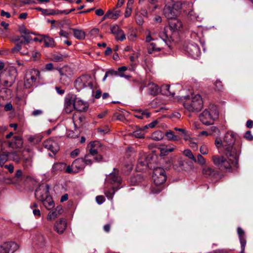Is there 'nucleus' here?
Masks as SVG:
<instances>
[{
    "label": "nucleus",
    "mask_w": 253,
    "mask_h": 253,
    "mask_svg": "<svg viewBox=\"0 0 253 253\" xmlns=\"http://www.w3.org/2000/svg\"><path fill=\"white\" fill-rule=\"evenodd\" d=\"M201 122L204 125L209 126L214 123V118L211 112L208 109L205 110L200 115Z\"/></svg>",
    "instance_id": "dca6fc26"
},
{
    "label": "nucleus",
    "mask_w": 253,
    "mask_h": 253,
    "mask_svg": "<svg viewBox=\"0 0 253 253\" xmlns=\"http://www.w3.org/2000/svg\"><path fill=\"white\" fill-rule=\"evenodd\" d=\"M203 173L205 177L210 178L216 177L218 174L216 171L209 167H205L203 169Z\"/></svg>",
    "instance_id": "bb28decb"
},
{
    "label": "nucleus",
    "mask_w": 253,
    "mask_h": 253,
    "mask_svg": "<svg viewBox=\"0 0 253 253\" xmlns=\"http://www.w3.org/2000/svg\"><path fill=\"white\" fill-rule=\"evenodd\" d=\"M200 152L201 155H207L209 153L208 147L205 144L202 145L200 148Z\"/></svg>",
    "instance_id": "8fccbe9b"
},
{
    "label": "nucleus",
    "mask_w": 253,
    "mask_h": 253,
    "mask_svg": "<svg viewBox=\"0 0 253 253\" xmlns=\"http://www.w3.org/2000/svg\"><path fill=\"white\" fill-rule=\"evenodd\" d=\"M175 148V147L172 144L166 145H162L159 147L161 151V155L163 156L167 155L169 153L173 152Z\"/></svg>",
    "instance_id": "a878e982"
},
{
    "label": "nucleus",
    "mask_w": 253,
    "mask_h": 253,
    "mask_svg": "<svg viewBox=\"0 0 253 253\" xmlns=\"http://www.w3.org/2000/svg\"><path fill=\"white\" fill-rule=\"evenodd\" d=\"M56 70L60 76V82L64 85H67L73 75L72 69L68 66H65L61 68H57Z\"/></svg>",
    "instance_id": "6e6552de"
},
{
    "label": "nucleus",
    "mask_w": 253,
    "mask_h": 253,
    "mask_svg": "<svg viewBox=\"0 0 253 253\" xmlns=\"http://www.w3.org/2000/svg\"><path fill=\"white\" fill-rule=\"evenodd\" d=\"M113 76H120L121 77H126L125 76L123 73H119V72L114 70H109L106 72L105 76L102 79V81L104 82L106 78L109 77H113Z\"/></svg>",
    "instance_id": "7c9ffc66"
},
{
    "label": "nucleus",
    "mask_w": 253,
    "mask_h": 253,
    "mask_svg": "<svg viewBox=\"0 0 253 253\" xmlns=\"http://www.w3.org/2000/svg\"><path fill=\"white\" fill-rule=\"evenodd\" d=\"M223 156L214 155L212 157V161L214 165L221 170H230L232 166L238 163V156L235 159L233 157Z\"/></svg>",
    "instance_id": "f257e3e1"
},
{
    "label": "nucleus",
    "mask_w": 253,
    "mask_h": 253,
    "mask_svg": "<svg viewBox=\"0 0 253 253\" xmlns=\"http://www.w3.org/2000/svg\"><path fill=\"white\" fill-rule=\"evenodd\" d=\"M181 6V3L179 1L167 3L163 8L164 15L168 19L176 18L180 12Z\"/></svg>",
    "instance_id": "7ed1b4c3"
},
{
    "label": "nucleus",
    "mask_w": 253,
    "mask_h": 253,
    "mask_svg": "<svg viewBox=\"0 0 253 253\" xmlns=\"http://www.w3.org/2000/svg\"><path fill=\"white\" fill-rule=\"evenodd\" d=\"M182 26L181 22L175 18L171 19V21L169 22L170 29L173 32L179 30L181 28Z\"/></svg>",
    "instance_id": "5701e85b"
},
{
    "label": "nucleus",
    "mask_w": 253,
    "mask_h": 253,
    "mask_svg": "<svg viewBox=\"0 0 253 253\" xmlns=\"http://www.w3.org/2000/svg\"><path fill=\"white\" fill-rule=\"evenodd\" d=\"M120 11L119 10H117L115 11L109 10L107 12V13L109 16V19H117L120 16Z\"/></svg>",
    "instance_id": "a18cd8bd"
},
{
    "label": "nucleus",
    "mask_w": 253,
    "mask_h": 253,
    "mask_svg": "<svg viewBox=\"0 0 253 253\" xmlns=\"http://www.w3.org/2000/svg\"><path fill=\"white\" fill-rule=\"evenodd\" d=\"M13 41L18 43L12 48V52L14 53L20 51V49H22V45H23V37H22V36L21 37H16L13 39Z\"/></svg>",
    "instance_id": "393cba45"
},
{
    "label": "nucleus",
    "mask_w": 253,
    "mask_h": 253,
    "mask_svg": "<svg viewBox=\"0 0 253 253\" xmlns=\"http://www.w3.org/2000/svg\"><path fill=\"white\" fill-rule=\"evenodd\" d=\"M19 31L22 35L30 34L29 30L26 28L24 26L21 27Z\"/></svg>",
    "instance_id": "0e129e2a"
},
{
    "label": "nucleus",
    "mask_w": 253,
    "mask_h": 253,
    "mask_svg": "<svg viewBox=\"0 0 253 253\" xmlns=\"http://www.w3.org/2000/svg\"><path fill=\"white\" fill-rule=\"evenodd\" d=\"M183 154L193 162L195 160V157L190 149H185L183 151Z\"/></svg>",
    "instance_id": "c03bdc74"
},
{
    "label": "nucleus",
    "mask_w": 253,
    "mask_h": 253,
    "mask_svg": "<svg viewBox=\"0 0 253 253\" xmlns=\"http://www.w3.org/2000/svg\"><path fill=\"white\" fill-rule=\"evenodd\" d=\"M99 145V142L98 141H95L93 142H90L88 145V147H90V148H95L96 147Z\"/></svg>",
    "instance_id": "338daca9"
},
{
    "label": "nucleus",
    "mask_w": 253,
    "mask_h": 253,
    "mask_svg": "<svg viewBox=\"0 0 253 253\" xmlns=\"http://www.w3.org/2000/svg\"><path fill=\"white\" fill-rule=\"evenodd\" d=\"M58 214L56 213V211H54L52 212H50L48 214L47 219L49 220L54 219L58 216Z\"/></svg>",
    "instance_id": "603ef678"
},
{
    "label": "nucleus",
    "mask_w": 253,
    "mask_h": 253,
    "mask_svg": "<svg viewBox=\"0 0 253 253\" xmlns=\"http://www.w3.org/2000/svg\"><path fill=\"white\" fill-rule=\"evenodd\" d=\"M165 135L169 141H178L181 140V137L179 135H175L174 132L171 130H168L166 132Z\"/></svg>",
    "instance_id": "2f4dec72"
},
{
    "label": "nucleus",
    "mask_w": 253,
    "mask_h": 253,
    "mask_svg": "<svg viewBox=\"0 0 253 253\" xmlns=\"http://www.w3.org/2000/svg\"><path fill=\"white\" fill-rule=\"evenodd\" d=\"M126 168V174H127L128 172H129L132 169L133 165L132 164L130 163L129 164H127V165H125Z\"/></svg>",
    "instance_id": "e2e57ef3"
},
{
    "label": "nucleus",
    "mask_w": 253,
    "mask_h": 253,
    "mask_svg": "<svg viewBox=\"0 0 253 253\" xmlns=\"http://www.w3.org/2000/svg\"><path fill=\"white\" fill-rule=\"evenodd\" d=\"M67 223L65 219L60 220L56 222L54 225V229L59 234H62L66 228Z\"/></svg>",
    "instance_id": "b1692460"
},
{
    "label": "nucleus",
    "mask_w": 253,
    "mask_h": 253,
    "mask_svg": "<svg viewBox=\"0 0 253 253\" xmlns=\"http://www.w3.org/2000/svg\"><path fill=\"white\" fill-rule=\"evenodd\" d=\"M74 100L75 110L80 112H85L87 111L88 108V104L87 102L83 101L79 98H76Z\"/></svg>",
    "instance_id": "aec40b11"
},
{
    "label": "nucleus",
    "mask_w": 253,
    "mask_h": 253,
    "mask_svg": "<svg viewBox=\"0 0 253 253\" xmlns=\"http://www.w3.org/2000/svg\"><path fill=\"white\" fill-rule=\"evenodd\" d=\"M74 107V100L71 99H67L65 100L64 103V110L66 113H70Z\"/></svg>",
    "instance_id": "cd10ccee"
},
{
    "label": "nucleus",
    "mask_w": 253,
    "mask_h": 253,
    "mask_svg": "<svg viewBox=\"0 0 253 253\" xmlns=\"http://www.w3.org/2000/svg\"><path fill=\"white\" fill-rule=\"evenodd\" d=\"M74 37L78 40H83L85 39V32L80 29H72Z\"/></svg>",
    "instance_id": "72a5a7b5"
},
{
    "label": "nucleus",
    "mask_w": 253,
    "mask_h": 253,
    "mask_svg": "<svg viewBox=\"0 0 253 253\" xmlns=\"http://www.w3.org/2000/svg\"><path fill=\"white\" fill-rule=\"evenodd\" d=\"M43 204L47 210H50L53 208L54 203L51 196H49L46 199L42 201Z\"/></svg>",
    "instance_id": "c9c22d12"
},
{
    "label": "nucleus",
    "mask_w": 253,
    "mask_h": 253,
    "mask_svg": "<svg viewBox=\"0 0 253 253\" xmlns=\"http://www.w3.org/2000/svg\"><path fill=\"white\" fill-rule=\"evenodd\" d=\"M184 106L189 112H199L203 107V101L201 96L198 94L192 97L191 102L184 103Z\"/></svg>",
    "instance_id": "39448f33"
},
{
    "label": "nucleus",
    "mask_w": 253,
    "mask_h": 253,
    "mask_svg": "<svg viewBox=\"0 0 253 253\" xmlns=\"http://www.w3.org/2000/svg\"><path fill=\"white\" fill-rule=\"evenodd\" d=\"M164 137V133L161 130H157L151 134V138L155 141H159L162 140Z\"/></svg>",
    "instance_id": "4c0bfd02"
},
{
    "label": "nucleus",
    "mask_w": 253,
    "mask_h": 253,
    "mask_svg": "<svg viewBox=\"0 0 253 253\" xmlns=\"http://www.w3.org/2000/svg\"><path fill=\"white\" fill-rule=\"evenodd\" d=\"M153 179L156 186L164 184L167 179L165 170L164 169L157 167L153 168Z\"/></svg>",
    "instance_id": "1a4fd4ad"
},
{
    "label": "nucleus",
    "mask_w": 253,
    "mask_h": 253,
    "mask_svg": "<svg viewBox=\"0 0 253 253\" xmlns=\"http://www.w3.org/2000/svg\"><path fill=\"white\" fill-rule=\"evenodd\" d=\"M31 55V59L35 60L36 58L38 57L40 55V53L37 50H32L30 51V55Z\"/></svg>",
    "instance_id": "5fc2aeb1"
},
{
    "label": "nucleus",
    "mask_w": 253,
    "mask_h": 253,
    "mask_svg": "<svg viewBox=\"0 0 253 253\" xmlns=\"http://www.w3.org/2000/svg\"><path fill=\"white\" fill-rule=\"evenodd\" d=\"M8 158L18 163L20 161V157L15 152H7Z\"/></svg>",
    "instance_id": "a19ab883"
},
{
    "label": "nucleus",
    "mask_w": 253,
    "mask_h": 253,
    "mask_svg": "<svg viewBox=\"0 0 253 253\" xmlns=\"http://www.w3.org/2000/svg\"><path fill=\"white\" fill-rule=\"evenodd\" d=\"M93 79L89 75H84L78 78L74 82V86L80 91L85 87L92 89L93 87Z\"/></svg>",
    "instance_id": "20e7f679"
},
{
    "label": "nucleus",
    "mask_w": 253,
    "mask_h": 253,
    "mask_svg": "<svg viewBox=\"0 0 253 253\" xmlns=\"http://www.w3.org/2000/svg\"><path fill=\"white\" fill-rule=\"evenodd\" d=\"M87 155L93 157L94 161L97 162H100L102 159V156L98 154L97 150L95 148H90L89 154Z\"/></svg>",
    "instance_id": "c756f323"
},
{
    "label": "nucleus",
    "mask_w": 253,
    "mask_h": 253,
    "mask_svg": "<svg viewBox=\"0 0 253 253\" xmlns=\"http://www.w3.org/2000/svg\"><path fill=\"white\" fill-rule=\"evenodd\" d=\"M133 135L137 138H144V133L139 130H136L133 132Z\"/></svg>",
    "instance_id": "680f3d73"
},
{
    "label": "nucleus",
    "mask_w": 253,
    "mask_h": 253,
    "mask_svg": "<svg viewBox=\"0 0 253 253\" xmlns=\"http://www.w3.org/2000/svg\"><path fill=\"white\" fill-rule=\"evenodd\" d=\"M99 30L98 28H93L90 32V34L91 36H96L98 34Z\"/></svg>",
    "instance_id": "774afa93"
},
{
    "label": "nucleus",
    "mask_w": 253,
    "mask_h": 253,
    "mask_svg": "<svg viewBox=\"0 0 253 253\" xmlns=\"http://www.w3.org/2000/svg\"><path fill=\"white\" fill-rule=\"evenodd\" d=\"M223 140H221L220 138H216L215 141V145L219 150H223Z\"/></svg>",
    "instance_id": "09e8293b"
},
{
    "label": "nucleus",
    "mask_w": 253,
    "mask_h": 253,
    "mask_svg": "<svg viewBox=\"0 0 253 253\" xmlns=\"http://www.w3.org/2000/svg\"><path fill=\"white\" fill-rule=\"evenodd\" d=\"M65 168V164L63 163H57L54 164L52 168L51 172L53 174L56 173L58 171H60L64 169Z\"/></svg>",
    "instance_id": "473e14b6"
},
{
    "label": "nucleus",
    "mask_w": 253,
    "mask_h": 253,
    "mask_svg": "<svg viewBox=\"0 0 253 253\" xmlns=\"http://www.w3.org/2000/svg\"><path fill=\"white\" fill-rule=\"evenodd\" d=\"M122 182V178L119 175V170L115 168L113 171L110 173L105 179V183L110 184L116 187V190L120 189L119 185Z\"/></svg>",
    "instance_id": "9d476101"
},
{
    "label": "nucleus",
    "mask_w": 253,
    "mask_h": 253,
    "mask_svg": "<svg viewBox=\"0 0 253 253\" xmlns=\"http://www.w3.org/2000/svg\"><path fill=\"white\" fill-rule=\"evenodd\" d=\"M116 190V187L113 186L111 189L105 191L104 194L108 199L112 200Z\"/></svg>",
    "instance_id": "79ce46f5"
},
{
    "label": "nucleus",
    "mask_w": 253,
    "mask_h": 253,
    "mask_svg": "<svg viewBox=\"0 0 253 253\" xmlns=\"http://www.w3.org/2000/svg\"><path fill=\"white\" fill-rule=\"evenodd\" d=\"M197 157V158L195 157V160L193 161L194 163H198L201 166H204L206 164V159L201 154H198Z\"/></svg>",
    "instance_id": "37998d69"
},
{
    "label": "nucleus",
    "mask_w": 253,
    "mask_h": 253,
    "mask_svg": "<svg viewBox=\"0 0 253 253\" xmlns=\"http://www.w3.org/2000/svg\"><path fill=\"white\" fill-rule=\"evenodd\" d=\"M84 162L82 158H79L74 161L71 166H68L66 171L68 173H77L84 168Z\"/></svg>",
    "instance_id": "f8f14e48"
},
{
    "label": "nucleus",
    "mask_w": 253,
    "mask_h": 253,
    "mask_svg": "<svg viewBox=\"0 0 253 253\" xmlns=\"http://www.w3.org/2000/svg\"><path fill=\"white\" fill-rule=\"evenodd\" d=\"M93 157H91L87 155H86L84 161V165H91L92 164Z\"/></svg>",
    "instance_id": "3c124183"
},
{
    "label": "nucleus",
    "mask_w": 253,
    "mask_h": 253,
    "mask_svg": "<svg viewBox=\"0 0 253 253\" xmlns=\"http://www.w3.org/2000/svg\"><path fill=\"white\" fill-rule=\"evenodd\" d=\"M97 130L101 134H105L109 132V128L108 126H104L98 128Z\"/></svg>",
    "instance_id": "864d4df0"
},
{
    "label": "nucleus",
    "mask_w": 253,
    "mask_h": 253,
    "mask_svg": "<svg viewBox=\"0 0 253 253\" xmlns=\"http://www.w3.org/2000/svg\"><path fill=\"white\" fill-rule=\"evenodd\" d=\"M149 43L147 45V50L150 54L155 53L161 51L164 45V42L162 40L158 39H156V40Z\"/></svg>",
    "instance_id": "4468645a"
},
{
    "label": "nucleus",
    "mask_w": 253,
    "mask_h": 253,
    "mask_svg": "<svg viewBox=\"0 0 253 253\" xmlns=\"http://www.w3.org/2000/svg\"><path fill=\"white\" fill-rule=\"evenodd\" d=\"M32 50V48H31L30 45L27 46V48H24L23 45H22V49H20L19 51L21 55H30V51Z\"/></svg>",
    "instance_id": "49530a36"
},
{
    "label": "nucleus",
    "mask_w": 253,
    "mask_h": 253,
    "mask_svg": "<svg viewBox=\"0 0 253 253\" xmlns=\"http://www.w3.org/2000/svg\"><path fill=\"white\" fill-rule=\"evenodd\" d=\"M18 248V245L14 242H6L0 246V253H13Z\"/></svg>",
    "instance_id": "f3484780"
},
{
    "label": "nucleus",
    "mask_w": 253,
    "mask_h": 253,
    "mask_svg": "<svg viewBox=\"0 0 253 253\" xmlns=\"http://www.w3.org/2000/svg\"><path fill=\"white\" fill-rule=\"evenodd\" d=\"M43 145L45 148L50 150L53 153H56L59 149L57 141L53 138L44 141Z\"/></svg>",
    "instance_id": "a211bd4d"
},
{
    "label": "nucleus",
    "mask_w": 253,
    "mask_h": 253,
    "mask_svg": "<svg viewBox=\"0 0 253 253\" xmlns=\"http://www.w3.org/2000/svg\"><path fill=\"white\" fill-rule=\"evenodd\" d=\"M178 135H179L181 137V139L183 138L185 141L191 140L190 132L186 129L181 128V130H180V132H179V134H178Z\"/></svg>",
    "instance_id": "e433bc0d"
},
{
    "label": "nucleus",
    "mask_w": 253,
    "mask_h": 253,
    "mask_svg": "<svg viewBox=\"0 0 253 253\" xmlns=\"http://www.w3.org/2000/svg\"><path fill=\"white\" fill-rule=\"evenodd\" d=\"M64 58H65V56H64L63 55H61V54L54 55L53 56V60L54 61L59 62V61H63Z\"/></svg>",
    "instance_id": "4d7b16f0"
},
{
    "label": "nucleus",
    "mask_w": 253,
    "mask_h": 253,
    "mask_svg": "<svg viewBox=\"0 0 253 253\" xmlns=\"http://www.w3.org/2000/svg\"><path fill=\"white\" fill-rule=\"evenodd\" d=\"M23 40V47L27 48L29 44L33 41V39L30 36V34H27L25 35H22Z\"/></svg>",
    "instance_id": "58836bf2"
},
{
    "label": "nucleus",
    "mask_w": 253,
    "mask_h": 253,
    "mask_svg": "<svg viewBox=\"0 0 253 253\" xmlns=\"http://www.w3.org/2000/svg\"><path fill=\"white\" fill-rule=\"evenodd\" d=\"M84 119V118L83 116L77 117L76 116H74L73 117V121L74 123L77 122L82 123Z\"/></svg>",
    "instance_id": "052dcab7"
},
{
    "label": "nucleus",
    "mask_w": 253,
    "mask_h": 253,
    "mask_svg": "<svg viewBox=\"0 0 253 253\" xmlns=\"http://www.w3.org/2000/svg\"><path fill=\"white\" fill-rule=\"evenodd\" d=\"M49 187L47 184H42L35 191L36 198L41 201H43L49 195Z\"/></svg>",
    "instance_id": "ddd939ff"
},
{
    "label": "nucleus",
    "mask_w": 253,
    "mask_h": 253,
    "mask_svg": "<svg viewBox=\"0 0 253 253\" xmlns=\"http://www.w3.org/2000/svg\"><path fill=\"white\" fill-rule=\"evenodd\" d=\"M146 33L147 34L145 38V42H150L156 40V39H158V38L155 37L157 34L155 32H151L149 30H147L146 31Z\"/></svg>",
    "instance_id": "f704fd0d"
},
{
    "label": "nucleus",
    "mask_w": 253,
    "mask_h": 253,
    "mask_svg": "<svg viewBox=\"0 0 253 253\" xmlns=\"http://www.w3.org/2000/svg\"><path fill=\"white\" fill-rule=\"evenodd\" d=\"M7 153L5 154L0 155V163L4 164L8 160Z\"/></svg>",
    "instance_id": "6e6d98bb"
},
{
    "label": "nucleus",
    "mask_w": 253,
    "mask_h": 253,
    "mask_svg": "<svg viewBox=\"0 0 253 253\" xmlns=\"http://www.w3.org/2000/svg\"><path fill=\"white\" fill-rule=\"evenodd\" d=\"M136 21L137 24L139 26L142 25L144 22L143 19L140 15L137 16Z\"/></svg>",
    "instance_id": "69168bd1"
},
{
    "label": "nucleus",
    "mask_w": 253,
    "mask_h": 253,
    "mask_svg": "<svg viewBox=\"0 0 253 253\" xmlns=\"http://www.w3.org/2000/svg\"><path fill=\"white\" fill-rule=\"evenodd\" d=\"M32 165V160L31 158H27L24 159L23 161V166L25 169H28L31 167Z\"/></svg>",
    "instance_id": "de8ad7c7"
},
{
    "label": "nucleus",
    "mask_w": 253,
    "mask_h": 253,
    "mask_svg": "<svg viewBox=\"0 0 253 253\" xmlns=\"http://www.w3.org/2000/svg\"><path fill=\"white\" fill-rule=\"evenodd\" d=\"M111 31L112 34L115 35L117 40L123 41L126 39V35L124 31L118 25L112 26Z\"/></svg>",
    "instance_id": "412c9836"
},
{
    "label": "nucleus",
    "mask_w": 253,
    "mask_h": 253,
    "mask_svg": "<svg viewBox=\"0 0 253 253\" xmlns=\"http://www.w3.org/2000/svg\"><path fill=\"white\" fill-rule=\"evenodd\" d=\"M235 140V136L233 133H226L223 139V150L226 156L235 159L238 157V153L233 147Z\"/></svg>",
    "instance_id": "f03ea898"
},
{
    "label": "nucleus",
    "mask_w": 253,
    "mask_h": 253,
    "mask_svg": "<svg viewBox=\"0 0 253 253\" xmlns=\"http://www.w3.org/2000/svg\"><path fill=\"white\" fill-rule=\"evenodd\" d=\"M43 38V42L45 46L47 47H53L55 46V43L53 38L44 35H39Z\"/></svg>",
    "instance_id": "c85d7f7f"
},
{
    "label": "nucleus",
    "mask_w": 253,
    "mask_h": 253,
    "mask_svg": "<svg viewBox=\"0 0 253 253\" xmlns=\"http://www.w3.org/2000/svg\"><path fill=\"white\" fill-rule=\"evenodd\" d=\"M105 200V199L103 196H97L96 197V201L99 205L102 204Z\"/></svg>",
    "instance_id": "bf43d9fd"
},
{
    "label": "nucleus",
    "mask_w": 253,
    "mask_h": 253,
    "mask_svg": "<svg viewBox=\"0 0 253 253\" xmlns=\"http://www.w3.org/2000/svg\"><path fill=\"white\" fill-rule=\"evenodd\" d=\"M173 86L171 87L169 84L163 85L160 88L157 84L154 83H150L148 84L149 92L150 94L156 95L161 92L162 90H166L171 96H174L175 94L172 90Z\"/></svg>",
    "instance_id": "9b49d317"
},
{
    "label": "nucleus",
    "mask_w": 253,
    "mask_h": 253,
    "mask_svg": "<svg viewBox=\"0 0 253 253\" xmlns=\"http://www.w3.org/2000/svg\"><path fill=\"white\" fill-rule=\"evenodd\" d=\"M158 36L159 38L158 39L162 40L164 42V45H168L169 37L165 30L162 32L160 33Z\"/></svg>",
    "instance_id": "ea45409f"
},
{
    "label": "nucleus",
    "mask_w": 253,
    "mask_h": 253,
    "mask_svg": "<svg viewBox=\"0 0 253 253\" xmlns=\"http://www.w3.org/2000/svg\"><path fill=\"white\" fill-rule=\"evenodd\" d=\"M9 148L13 149L20 148L23 146L22 138L20 136H14L11 140L6 142Z\"/></svg>",
    "instance_id": "6ab92c4d"
},
{
    "label": "nucleus",
    "mask_w": 253,
    "mask_h": 253,
    "mask_svg": "<svg viewBox=\"0 0 253 253\" xmlns=\"http://www.w3.org/2000/svg\"><path fill=\"white\" fill-rule=\"evenodd\" d=\"M189 56L194 59L198 58L201 55V51L198 45L195 43L188 44L185 48Z\"/></svg>",
    "instance_id": "2eb2a0df"
},
{
    "label": "nucleus",
    "mask_w": 253,
    "mask_h": 253,
    "mask_svg": "<svg viewBox=\"0 0 253 253\" xmlns=\"http://www.w3.org/2000/svg\"><path fill=\"white\" fill-rule=\"evenodd\" d=\"M189 146L191 148H192L194 150H197L198 148V146L197 144L194 142L192 140V139L191 138V140H189Z\"/></svg>",
    "instance_id": "13d9d810"
},
{
    "label": "nucleus",
    "mask_w": 253,
    "mask_h": 253,
    "mask_svg": "<svg viewBox=\"0 0 253 253\" xmlns=\"http://www.w3.org/2000/svg\"><path fill=\"white\" fill-rule=\"evenodd\" d=\"M153 156L151 154H142L138 160L136 169L138 171H143L148 169H153L151 162Z\"/></svg>",
    "instance_id": "423d86ee"
},
{
    "label": "nucleus",
    "mask_w": 253,
    "mask_h": 253,
    "mask_svg": "<svg viewBox=\"0 0 253 253\" xmlns=\"http://www.w3.org/2000/svg\"><path fill=\"white\" fill-rule=\"evenodd\" d=\"M237 233L241 244V253H243L244 252L246 245L245 233L241 227H238L237 228Z\"/></svg>",
    "instance_id": "4be33fe9"
},
{
    "label": "nucleus",
    "mask_w": 253,
    "mask_h": 253,
    "mask_svg": "<svg viewBox=\"0 0 253 253\" xmlns=\"http://www.w3.org/2000/svg\"><path fill=\"white\" fill-rule=\"evenodd\" d=\"M40 72L35 69L30 70L26 74L24 86L26 88H29L35 85L37 80L39 78Z\"/></svg>",
    "instance_id": "0eeeda50"
}]
</instances>
